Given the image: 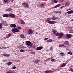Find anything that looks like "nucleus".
<instances>
[{
	"label": "nucleus",
	"instance_id": "obj_4",
	"mask_svg": "<svg viewBox=\"0 0 73 73\" xmlns=\"http://www.w3.org/2000/svg\"><path fill=\"white\" fill-rule=\"evenodd\" d=\"M33 33V31L31 30V29H30L28 30V33L27 34L28 35H32Z\"/></svg>",
	"mask_w": 73,
	"mask_h": 73
},
{
	"label": "nucleus",
	"instance_id": "obj_32",
	"mask_svg": "<svg viewBox=\"0 0 73 73\" xmlns=\"http://www.w3.org/2000/svg\"><path fill=\"white\" fill-rule=\"evenodd\" d=\"M49 72H50V70H46L44 71V72L45 73H49Z\"/></svg>",
	"mask_w": 73,
	"mask_h": 73
},
{
	"label": "nucleus",
	"instance_id": "obj_7",
	"mask_svg": "<svg viewBox=\"0 0 73 73\" xmlns=\"http://www.w3.org/2000/svg\"><path fill=\"white\" fill-rule=\"evenodd\" d=\"M48 23L51 24H55V23H56V22L55 21H48Z\"/></svg>",
	"mask_w": 73,
	"mask_h": 73
},
{
	"label": "nucleus",
	"instance_id": "obj_50",
	"mask_svg": "<svg viewBox=\"0 0 73 73\" xmlns=\"http://www.w3.org/2000/svg\"><path fill=\"white\" fill-rule=\"evenodd\" d=\"M48 60L46 59L44 60V61H45L46 62V61H48Z\"/></svg>",
	"mask_w": 73,
	"mask_h": 73
},
{
	"label": "nucleus",
	"instance_id": "obj_56",
	"mask_svg": "<svg viewBox=\"0 0 73 73\" xmlns=\"http://www.w3.org/2000/svg\"><path fill=\"white\" fill-rule=\"evenodd\" d=\"M12 36H13V35H12Z\"/></svg>",
	"mask_w": 73,
	"mask_h": 73
},
{
	"label": "nucleus",
	"instance_id": "obj_19",
	"mask_svg": "<svg viewBox=\"0 0 73 73\" xmlns=\"http://www.w3.org/2000/svg\"><path fill=\"white\" fill-rule=\"evenodd\" d=\"M20 37L22 38H25V37L24 36V35L21 34L20 35Z\"/></svg>",
	"mask_w": 73,
	"mask_h": 73
},
{
	"label": "nucleus",
	"instance_id": "obj_28",
	"mask_svg": "<svg viewBox=\"0 0 73 73\" xmlns=\"http://www.w3.org/2000/svg\"><path fill=\"white\" fill-rule=\"evenodd\" d=\"M12 35V34H11V33H9V34L8 35H7V38H9V37H11V35Z\"/></svg>",
	"mask_w": 73,
	"mask_h": 73
},
{
	"label": "nucleus",
	"instance_id": "obj_57",
	"mask_svg": "<svg viewBox=\"0 0 73 73\" xmlns=\"http://www.w3.org/2000/svg\"><path fill=\"white\" fill-rule=\"evenodd\" d=\"M71 21H73V19H72V20H71Z\"/></svg>",
	"mask_w": 73,
	"mask_h": 73
},
{
	"label": "nucleus",
	"instance_id": "obj_15",
	"mask_svg": "<svg viewBox=\"0 0 73 73\" xmlns=\"http://www.w3.org/2000/svg\"><path fill=\"white\" fill-rule=\"evenodd\" d=\"M3 25H5V24H7V22L6 21H3L2 23H1Z\"/></svg>",
	"mask_w": 73,
	"mask_h": 73
},
{
	"label": "nucleus",
	"instance_id": "obj_5",
	"mask_svg": "<svg viewBox=\"0 0 73 73\" xmlns=\"http://www.w3.org/2000/svg\"><path fill=\"white\" fill-rule=\"evenodd\" d=\"M8 15L10 17H11L12 18H15L16 17V16H15V15L13 14L9 13V14Z\"/></svg>",
	"mask_w": 73,
	"mask_h": 73
},
{
	"label": "nucleus",
	"instance_id": "obj_24",
	"mask_svg": "<svg viewBox=\"0 0 73 73\" xmlns=\"http://www.w3.org/2000/svg\"><path fill=\"white\" fill-rule=\"evenodd\" d=\"M60 4H58V5H56L54 7V8H57V7H60Z\"/></svg>",
	"mask_w": 73,
	"mask_h": 73
},
{
	"label": "nucleus",
	"instance_id": "obj_35",
	"mask_svg": "<svg viewBox=\"0 0 73 73\" xmlns=\"http://www.w3.org/2000/svg\"><path fill=\"white\" fill-rule=\"evenodd\" d=\"M35 54V52H34L31 51V54Z\"/></svg>",
	"mask_w": 73,
	"mask_h": 73
},
{
	"label": "nucleus",
	"instance_id": "obj_1",
	"mask_svg": "<svg viewBox=\"0 0 73 73\" xmlns=\"http://www.w3.org/2000/svg\"><path fill=\"white\" fill-rule=\"evenodd\" d=\"M27 45V46H32L33 44L30 42V41H27L26 42Z\"/></svg>",
	"mask_w": 73,
	"mask_h": 73
},
{
	"label": "nucleus",
	"instance_id": "obj_8",
	"mask_svg": "<svg viewBox=\"0 0 73 73\" xmlns=\"http://www.w3.org/2000/svg\"><path fill=\"white\" fill-rule=\"evenodd\" d=\"M59 18L58 17H56L55 16H53L52 18V20H58Z\"/></svg>",
	"mask_w": 73,
	"mask_h": 73
},
{
	"label": "nucleus",
	"instance_id": "obj_52",
	"mask_svg": "<svg viewBox=\"0 0 73 73\" xmlns=\"http://www.w3.org/2000/svg\"><path fill=\"white\" fill-rule=\"evenodd\" d=\"M62 46H64V44H61Z\"/></svg>",
	"mask_w": 73,
	"mask_h": 73
},
{
	"label": "nucleus",
	"instance_id": "obj_55",
	"mask_svg": "<svg viewBox=\"0 0 73 73\" xmlns=\"http://www.w3.org/2000/svg\"><path fill=\"white\" fill-rule=\"evenodd\" d=\"M69 10H70V9H67V10H66V11H69Z\"/></svg>",
	"mask_w": 73,
	"mask_h": 73
},
{
	"label": "nucleus",
	"instance_id": "obj_37",
	"mask_svg": "<svg viewBox=\"0 0 73 73\" xmlns=\"http://www.w3.org/2000/svg\"><path fill=\"white\" fill-rule=\"evenodd\" d=\"M9 1V0H4V2L5 3H7V2H8Z\"/></svg>",
	"mask_w": 73,
	"mask_h": 73
},
{
	"label": "nucleus",
	"instance_id": "obj_41",
	"mask_svg": "<svg viewBox=\"0 0 73 73\" xmlns=\"http://www.w3.org/2000/svg\"><path fill=\"white\" fill-rule=\"evenodd\" d=\"M16 66H14V67H13L12 68V69H15V68H16Z\"/></svg>",
	"mask_w": 73,
	"mask_h": 73
},
{
	"label": "nucleus",
	"instance_id": "obj_51",
	"mask_svg": "<svg viewBox=\"0 0 73 73\" xmlns=\"http://www.w3.org/2000/svg\"><path fill=\"white\" fill-rule=\"evenodd\" d=\"M48 38H46L44 39V40H48Z\"/></svg>",
	"mask_w": 73,
	"mask_h": 73
},
{
	"label": "nucleus",
	"instance_id": "obj_16",
	"mask_svg": "<svg viewBox=\"0 0 73 73\" xmlns=\"http://www.w3.org/2000/svg\"><path fill=\"white\" fill-rule=\"evenodd\" d=\"M20 21L22 24H25V22L24 21H23V19L21 20Z\"/></svg>",
	"mask_w": 73,
	"mask_h": 73
},
{
	"label": "nucleus",
	"instance_id": "obj_54",
	"mask_svg": "<svg viewBox=\"0 0 73 73\" xmlns=\"http://www.w3.org/2000/svg\"><path fill=\"white\" fill-rule=\"evenodd\" d=\"M54 13H57V11H54Z\"/></svg>",
	"mask_w": 73,
	"mask_h": 73
},
{
	"label": "nucleus",
	"instance_id": "obj_9",
	"mask_svg": "<svg viewBox=\"0 0 73 73\" xmlns=\"http://www.w3.org/2000/svg\"><path fill=\"white\" fill-rule=\"evenodd\" d=\"M16 25L15 24H11L10 25V27H11L12 28H16Z\"/></svg>",
	"mask_w": 73,
	"mask_h": 73
},
{
	"label": "nucleus",
	"instance_id": "obj_31",
	"mask_svg": "<svg viewBox=\"0 0 73 73\" xmlns=\"http://www.w3.org/2000/svg\"><path fill=\"white\" fill-rule=\"evenodd\" d=\"M3 25H2V23H0V29H2L3 28Z\"/></svg>",
	"mask_w": 73,
	"mask_h": 73
},
{
	"label": "nucleus",
	"instance_id": "obj_43",
	"mask_svg": "<svg viewBox=\"0 0 73 73\" xmlns=\"http://www.w3.org/2000/svg\"><path fill=\"white\" fill-rule=\"evenodd\" d=\"M51 61H52V62H53V61H54V59H51Z\"/></svg>",
	"mask_w": 73,
	"mask_h": 73
},
{
	"label": "nucleus",
	"instance_id": "obj_34",
	"mask_svg": "<svg viewBox=\"0 0 73 73\" xmlns=\"http://www.w3.org/2000/svg\"><path fill=\"white\" fill-rule=\"evenodd\" d=\"M57 13H60V14H61V12L60 11H57L56 12Z\"/></svg>",
	"mask_w": 73,
	"mask_h": 73
},
{
	"label": "nucleus",
	"instance_id": "obj_40",
	"mask_svg": "<svg viewBox=\"0 0 73 73\" xmlns=\"http://www.w3.org/2000/svg\"><path fill=\"white\" fill-rule=\"evenodd\" d=\"M54 3H57V1L56 0H54L53 1Z\"/></svg>",
	"mask_w": 73,
	"mask_h": 73
},
{
	"label": "nucleus",
	"instance_id": "obj_18",
	"mask_svg": "<svg viewBox=\"0 0 73 73\" xmlns=\"http://www.w3.org/2000/svg\"><path fill=\"white\" fill-rule=\"evenodd\" d=\"M12 62H8L6 63V65H10L12 64Z\"/></svg>",
	"mask_w": 73,
	"mask_h": 73
},
{
	"label": "nucleus",
	"instance_id": "obj_20",
	"mask_svg": "<svg viewBox=\"0 0 73 73\" xmlns=\"http://www.w3.org/2000/svg\"><path fill=\"white\" fill-rule=\"evenodd\" d=\"M60 54H61V56H65V54L63 52H61L60 53Z\"/></svg>",
	"mask_w": 73,
	"mask_h": 73
},
{
	"label": "nucleus",
	"instance_id": "obj_53",
	"mask_svg": "<svg viewBox=\"0 0 73 73\" xmlns=\"http://www.w3.org/2000/svg\"><path fill=\"white\" fill-rule=\"evenodd\" d=\"M59 47H61L62 46V45L61 44L59 45Z\"/></svg>",
	"mask_w": 73,
	"mask_h": 73
},
{
	"label": "nucleus",
	"instance_id": "obj_13",
	"mask_svg": "<svg viewBox=\"0 0 73 73\" xmlns=\"http://www.w3.org/2000/svg\"><path fill=\"white\" fill-rule=\"evenodd\" d=\"M3 16L4 17H8L9 15L7 14H3Z\"/></svg>",
	"mask_w": 73,
	"mask_h": 73
},
{
	"label": "nucleus",
	"instance_id": "obj_49",
	"mask_svg": "<svg viewBox=\"0 0 73 73\" xmlns=\"http://www.w3.org/2000/svg\"><path fill=\"white\" fill-rule=\"evenodd\" d=\"M59 1H60V2H63V1H64L63 0H59Z\"/></svg>",
	"mask_w": 73,
	"mask_h": 73
},
{
	"label": "nucleus",
	"instance_id": "obj_27",
	"mask_svg": "<svg viewBox=\"0 0 73 73\" xmlns=\"http://www.w3.org/2000/svg\"><path fill=\"white\" fill-rule=\"evenodd\" d=\"M40 6V8H42V7H44V5L43 4H40L39 5Z\"/></svg>",
	"mask_w": 73,
	"mask_h": 73
},
{
	"label": "nucleus",
	"instance_id": "obj_14",
	"mask_svg": "<svg viewBox=\"0 0 73 73\" xmlns=\"http://www.w3.org/2000/svg\"><path fill=\"white\" fill-rule=\"evenodd\" d=\"M67 13H68V14H71V13H73V10L70 11H68L67 12Z\"/></svg>",
	"mask_w": 73,
	"mask_h": 73
},
{
	"label": "nucleus",
	"instance_id": "obj_36",
	"mask_svg": "<svg viewBox=\"0 0 73 73\" xmlns=\"http://www.w3.org/2000/svg\"><path fill=\"white\" fill-rule=\"evenodd\" d=\"M65 66V63H63L62 64L61 66V67H63V66Z\"/></svg>",
	"mask_w": 73,
	"mask_h": 73
},
{
	"label": "nucleus",
	"instance_id": "obj_17",
	"mask_svg": "<svg viewBox=\"0 0 73 73\" xmlns=\"http://www.w3.org/2000/svg\"><path fill=\"white\" fill-rule=\"evenodd\" d=\"M52 32L54 35H55L57 32V31H56L55 30H54L52 31Z\"/></svg>",
	"mask_w": 73,
	"mask_h": 73
},
{
	"label": "nucleus",
	"instance_id": "obj_42",
	"mask_svg": "<svg viewBox=\"0 0 73 73\" xmlns=\"http://www.w3.org/2000/svg\"><path fill=\"white\" fill-rule=\"evenodd\" d=\"M20 52H24V50L23 49H21L20 50Z\"/></svg>",
	"mask_w": 73,
	"mask_h": 73
},
{
	"label": "nucleus",
	"instance_id": "obj_2",
	"mask_svg": "<svg viewBox=\"0 0 73 73\" xmlns=\"http://www.w3.org/2000/svg\"><path fill=\"white\" fill-rule=\"evenodd\" d=\"M22 5L24 6V8H28V6H29L28 4L26 3H23L22 4Z\"/></svg>",
	"mask_w": 73,
	"mask_h": 73
},
{
	"label": "nucleus",
	"instance_id": "obj_58",
	"mask_svg": "<svg viewBox=\"0 0 73 73\" xmlns=\"http://www.w3.org/2000/svg\"><path fill=\"white\" fill-rule=\"evenodd\" d=\"M38 7H40V6L39 5H38Z\"/></svg>",
	"mask_w": 73,
	"mask_h": 73
},
{
	"label": "nucleus",
	"instance_id": "obj_21",
	"mask_svg": "<svg viewBox=\"0 0 73 73\" xmlns=\"http://www.w3.org/2000/svg\"><path fill=\"white\" fill-rule=\"evenodd\" d=\"M69 32L70 33H73V29H70L69 30Z\"/></svg>",
	"mask_w": 73,
	"mask_h": 73
},
{
	"label": "nucleus",
	"instance_id": "obj_45",
	"mask_svg": "<svg viewBox=\"0 0 73 73\" xmlns=\"http://www.w3.org/2000/svg\"><path fill=\"white\" fill-rule=\"evenodd\" d=\"M18 29H21V27H18Z\"/></svg>",
	"mask_w": 73,
	"mask_h": 73
},
{
	"label": "nucleus",
	"instance_id": "obj_48",
	"mask_svg": "<svg viewBox=\"0 0 73 73\" xmlns=\"http://www.w3.org/2000/svg\"><path fill=\"white\" fill-rule=\"evenodd\" d=\"M6 47H5L3 46L2 47V48H3V49H6Z\"/></svg>",
	"mask_w": 73,
	"mask_h": 73
},
{
	"label": "nucleus",
	"instance_id": "obj_22",
	"mask_svg": "<svg viewBox=\"0 0 73 73\" xmlns=\"http://www.w3.org/2000/svg\"><path fill=\"white\" fill-rule=\"evenodd\" d=\"M64 44H65V45H68L69 42L68 41H66L65 42Z\"/></svg>",
	"mask_w": 73,
	"mask_h": 73
},
{
	"label": "nucleus",
	"instance_id": "obj_44",
	"mask_svg": "<svg viewBox=\"0 0 73 73\" xmlns=\"http://www.w3.org/2000/svg\"><path fill=\"white\" fill-rule=\"evenodd\" d=\"M50 50H53V47H51L50 48Z\"/></svg>",
	"mask_w": 73,
	"mask_h": 73
},
{
	"label": "nucleus",
	"instance_id": "obj_46",
	"mask_svg": "<svg viewBox=\"0 0 73 73\" xmlns=\"http://www.w3.org/2000/svg\"><path fill=\"white\" fill-rule=\"evenodd\" d=\"M5 26H8V25L7 23H5Z\"/></svg>",
	"mask_w": 73,
	"mask_h": 73
},
{
	"label": "nucleus",
	"instance_id": "obj_6",
	"mask_svg": "<svg viewBox=\"0 0 73 73\" xmlns=\"http://www.w3.org/2000/svg\"><path fill=\"white\" fill-rule=\"evenodd\" d=\"M64 35V33H60V35L59 37H58V38H61V37H62Z\"/></svg>",
	"mask_w": 73,
	"mask_h": 73
},
{
	"label": "nucleus",
	"instance_id": "obj_30",
	"mask_svg": "<svg viewBox=\"0 0 73 73\" xmlns=\"http://www.w3.org/2000/svg\"><path fill=\"white\" fill-rule=\"evenodd\" d=\"M50 20H52V19L50 18H48L46 19V21H49Z\"/></svg>",
	"mask_w": 73,
	"mask_h": 73
},
{
	"label": "nucleus",
	"instance_id": "obj_29",
	"mask_svg": "<svg viewBox=\"0 0 73 73\" xmlns=\"http://www.w3.org/2000/svg\"><path fill=\"white\" fill-rule=\"evenodd\" d=\"M55 35H56V36H60V33H55Z\"/></svg>",
	"mask_w": 73,
	"mask_h": 73
},
{
	"label": "nucleus",
	"instance_id": "obj_26",
	"mask_svg": "<svg viewBox=\"0 0 73 73\" xmlns=\"http://www.w3.org/2000/svg\"><path fill=\"white\" fill-rule=\"evenodd\" d=\"M12 9L11 8H8L7 9H6V11H11Z\"/></svg>",
	"mask_w": 73,
	"mask_h": 73
},
{
	"label": "nucleus",
	"instance_id": "obj_47",
	"mask_svg": "<svg viewBox=\"0 0 73 73\" xmlns=\"http://www.w3.org/2000/svg\"><path fill=\"white\" fill-rule=\"evenodd\" d=\"M64 6H62L61 7H60V9H62V8H64Z\"/></svg>",
	"mask_w": 73,
	"mask_h": 73
},
{
	"label": "nucleus",
	"instance_id": "obj_39",
	"mask_svg": "<svg viewBox=\"0 0 73 73\" xmlns=\"http://www.w3.org/2000/svg\"><path fill=\"white\" fill-rule=\"evenodd\" d=\"M40 62V61L39 60H37L36 61H35L34 62L35 63H38V62Z\"/></svg>",
	"mask_w": 73,
	"mask_h": 73
},
{
	"label": "nucleus",
	"instance_id": "obj_33",
	"mask_svg": "<svg viewBox=\"0 0 73 73\" xmlns=\"http://www.w3.org/2000/svg\"><path fill=\"white\" fill-rule=\"evenodd\" d=\"M68 54H70V55H72V53L71 51L68 52Z\"/></svg>",
	"mask_w": 73,
	"mask_h": 73
},
{
	"label": "nucleus",
	"instance_id": "obj_23",
	"mask_svg": "<svg viewBox=\"0 0 73 73\" xmlns=\"http://www.w3.org/2000/svg\"><path fill=\"white\" fill-rule=\"evenodd\" d=\"M52 41V40L51 39H49L48 40L46 41L47 42H50Z\"/></svg>",
	"mask_w": 73,
	"mask_h": 73
},
{
	"label": "nucleus",
	"instance_id": "obj_3",
	"mask_svg": "<svg viewBox=\"0 0 73 73\" xmlns=\"http://www.w3.org/2000/svg\"><path fill=\"white\" fill-rule=\"evenodd\" d=\"M19 30L18 29L16 28H14L12 30V32H13V33H16V32H19Z\"/></svg>",
	"mask_w": 73,
	"mask_h": 73
},
{
	"label": "nucleus",
	"instance_id": "obj_38",
	"mask_svg": "<svg viewBox=\"0 0 73 73\" xmlns=\"http://www.w3.org/2000/svg\"><path fill=\"white\" fill-rule=\"evenodd\" d=\"M69 71H70V72H73V69H70L69 70Z\"/></svg>",
	"mask_w": 73,
	"mask_h": 73
},
{
	"label": "nucleus",
	"instance_id": "obj_12",
	"mask_svg": "<svg viewBox=\"0 0 73 73\" xmlns=\"http://www.w3.org/2000/svg\"><path fill=\"white\" fill-rule=\"evenodd\" d=\"M70 2L67 1L65 3V4L66 7H68L70 5Z\"/></svg>",
	"mask_w": 73,
	"mask_h": 73
},
{
	"label": "nucleus",
	"instance_id": "obj_25",
	"mask_svg": "<svg viewBox=\"0 0 73 73\" xmlns=\"http://www.w3.org/2000/svg\"><path fill=\"white\" fill-rule=\"evenodd\" d=\"M3 56H6V57H9L10 55L9 54H3Z\"/></svg>",
	"mask_w": 73,
	"mask_h": 73
},
{
	"label": "nucleus",
	"instance_id": "obj_10",
	"mask_svg": "<svg viewBox=\"0 0 73 73\" xmlns=\"http://www.w3.org/2000/svg\"><path fill=\"white\" fill-rule=\"evenodd\" d=\"M43 48V47L42 46H39L36 48V49L37 50H41Z\"/></svg>",
	"mask_w": 73,
	"mask_h": 73
},
{
	"label": "nucleus",
	"instance_id": "obj_11",
	"mask_svg": "<svg viewBox=\"0 0 73 73\" xmlns=\"http://www.w3.org/2000/svg\"><path fill=\"white\" fill-rule=\"evenodd\" d=\"M71 36H72V35L68 34L66 35V37L67 38H71Z\"/></svg>",
	"mask_w": 73,
	"mask_h": 73
}]
</instances>
